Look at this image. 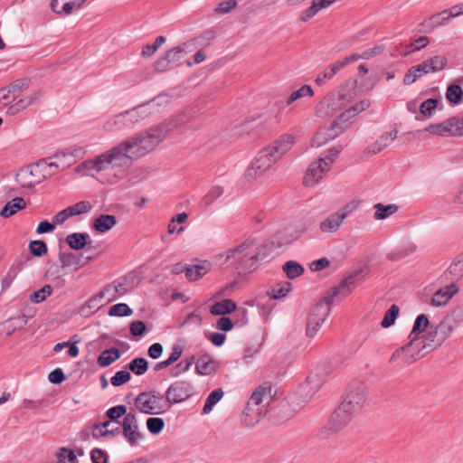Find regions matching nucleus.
I'll use <instances>...</instances> for the list:
<instances>
[{
	"label": "nucleus",
	"instance_id": "nucleus-11",
	"mask_svg": "<svg viewBox=\"0 0 463 463\" xmlns=\"http://www.w3.org/2000/svg\"><path fill=\"white\" fill-rule=\"evenodd\" d=\"M444 343L443 339L439 335L435 326H430V330L421 336L420 340L414 348H416V354H412L411 356L405 355L404 359L406 364H411L417 359L423 357L426 354L437 349Z\"/></svg>",
	"mask_w": 463,
	"mask_h": 463
},
{
	"label": "nucleus",
	"instance_id": "nucleus-43",
	"mask_svg": "<svg viewBox=\"0 0 463 463\" xmlns=\"http://www.w3.org/2000/svg\"><path fill=\"white\" fill-rule=\"evenodd\" d=\"M29 87V80L26 79H19L14 81L12 84H10L8 88V93H11L13 97V101L16 100L23 90L28 89Z\"/></svg>",
	"mask_w": 463,
	"mask_h": 463
},
{
	"label": "nucleus",
	"instance_id": "nucleus-4",
	"mask_svg": "<svg viewBox=\"0 0 463 463\" xmlns=\"http://www.w3.org/2000/svg\"><path fill=\"white\" fill-rule=\"evenodd\" d=\"M370 100L367 99H362L355 103L354 106L345 110L332 123L330 128H320L314 139L313 145L320 146L326 144L328 140L335 139L340 136L347 128L346 121L357 114L363 112L370 107Z\"/></svg>",
	"mask_w": 463,
	"mask_h": 463
},
{
	"label": "nucleus",
	"instance_id": "nucleus-31",
	"mask_svg": "<svg viewBox=\"0 0 463 463\" xmlns=\"http://www.w3.org/2000/svg\"><path fill=\"white\" fill-rule=\"evenodd\" d=\"M26 207V202L22 197H15L8 202L1 210L0 215L4 218H9L18 211Z\"/></svg>",
	"mask_w": 463,
	"mask_h": 463
},
{
	"label": "nucleus",
	"instance_id": "nucleus-62",
	"mask_svg": "<svg viewBox=\"0 0 463 463\" xmlns=\"http://www.w3.org/2000/svg\"><path fill=\"white\" fill-rule=\"evenodd\" d=\"M447 272L453 275L454 278H460L463 275V254L449 265Z\"/></svg>",
	"mask_w": 463,
	"mask_h": 463
},
{
	"label": "nucleus",
	"instance_id": "nucleus-34",
	"mask_svg": "<svg viewBox=\"0 0 463 463\" xmlns=\"http://www.w3.org/2000/svg\"><path fill=\"white\" fill-rule=\"evenodd\" d=\"M27 320L28 317L25 315L10 317L2 324L3 330L10 335L14 331L23 328L26 325Z\"/></svg>",
	"mask_w": 463,
	"mask_h": 463
},
{
	"label": "nucleus",
	"instance_id": "nucleus-32",
	"mask_svg": "<svg viewBox=\"0 0 463 463\" xmlns=\"http://www.w3.org/2000/svg\"><path fill=\"white\" fill-rule=\"evenodd\" d=\"M398 131L383 133L370 147L369 151L376 154L381 152L383 148L387 147L397 137Z\"/></svg>",
	"mask_w": 463,
	"mask_h": 463
},
{
	"label": "nucleus",
	"instance_id": "nucleus-50",
	"mask_svg": "<svg viewBox=\"0 0 463 463\" xmlns=\"http://www.w3.org/2000/svg\"><path fill=\"white\" fill-rule=\"evenodd\" d=\"M399 307L397 305H392L391 307L384 314L383 319L381 322V326L384 328L391 326L399 315Z\"/></svg>",
	"mask_w": 463,
	"mask_h": 463
},
{
	"label": "nucleus",
	"instance_id": "nucleus-5",
	"mask_svg": "<svg viewBox=\"0 0 463 463\" xmlns=\"http://www.w3.org/2000/svg\"><path fill=\"white\" fill-rule=\"evenodd\" d=\"M361 270L354 271L353 274L343 279L338 286L331 288L326 295L317 303L313 310L320 317V319L326 320L331 312L330 306L335 298L346 297L359 282Z\"/></svg>",
	"mask_w": 463,
	"mask_h": 463
},
{
	"label": "nucleus",
	"instance_id": "nucleus-51",
	"mask_svg": "<svg viewBox=\"0 0 463 463\" xmlns=\"http://www.w3.org/2000/svg\"><path fill=\"white\" fill-rule=\"evenodd\" d=\"M165 427V421L162 418L151 417L146 420V428L153 435L159 434Z\"/></svg>",
	"mask_w": 463,
	"mask_h": 463
},
{
	"label": "nucleus",
	"instance_id": "nucleus-15",
	"mask_svg": "<svg viewBox=\"0 0 463 463\" xmlns=\"http://www.w3.org/2000/svg\"><path fill=\"white\" fill-rule=\"evenodd\" d=\"M365 399L366 394L364 388L363 386H357L345 394L338 409L346 411L347 413L354 417V415L362 410Z\"/></svg>",
	"mask_w": 463,
	"mask_h": 463
},
{
	"label": "nucleus",
	"instance_id": "nucleus-54",
	"mask_svg": "<svg viewBox=\"0 0 463 463\" xmlns=\"http://www.w3.org/2000/svg\"><path fill=\"white\" fill-rule=\"evenodd\" d=\"M132 309L125 303H119L109 308V315L111 317H127L132 315Z\"/></svg>",
	"mask_w": 463,
	"mask_h": 463
},
{
	"label": "nucleus",
	"instance_id": "nucleus-16",
	"mask_svg": "<svg viewBox=\"0 0 463 463\" xmlns=\"http://www.w3.org/2000/svg\"><path fill=\"white\" fill-rule=\"evenodd\" d=\"M82 153V148L78 147L74 148L72 152L56 153L53 156L39 160L38 163L42 169H44L45 171H55L56 174L61 166L66 167L71 165V162L64 161L67 156H77Z\"/></svg>",
	"mask_w": 463,
	"mask_h": 463
},
{
	"label": "nucleus",
	"instance_id": "nucleus-8",
	"mask_svg": "<svg viewBox=\"0 0 463 463\" xmlns=\"http://www.w3.org/2000/svg\"><path fill=\"white\" fill-rule=\"evenodd\" d=\"M134 404L144 414H161L169 410L164 395L156 391L140 392Z\"/></svg>",
	"mask_w": 463,
	"mask_h": 463
},
{
	"label": "nucleus",
	"instance_id": "nucleus-10",
	"mask_svg": "<svg viewBox=\"0 0 463 463\" xmlns=\"http://www.w3.org/2000/svg\"><path fill=\"white\" fill-rule=\"evenodd\" d=\"M358 202L352 201L340 208L337 212L326 216L318 225L319 232L323 234L336 232L342 226L344 221L358 207Z\"/></svg>",
	"mask_w": 463,
	"mask_h": 463
},
{
	"label": "nucleus",
	"instance_id": "nucleus-9",
	"mask_svg": "<svg viewBox=\"0 0 463 463\" xmlns=\"http://www.w3.org/2000/svg\"><path fill=\"white\" fill-rule=\"evenodd\" d=\"M191 46H193L192 43H184L168 50L165 56L156 61V70L163 71L182 64H186L188 67H191L193 63L187 58L188 54L192 52V50H190Z\"/></svg>",
	"mask_w": 463,
	"mask_h": 463
},
{
	"label": "nucleus",
	"instance_id": "nucleus-6",
	"mask_svg": "<svg viewBox=\"0 0 463 463\" xmlns=\"http://www.w3.org/2000/svg\"><path fill=\"white\" fill-rule=\"evenodd\" d=\"M176 126L172 121L164 122L129 139L135 143L136 150L141 157L161 143Z\"/></svg>",
	"mask_w": 463,
	"mask_h": 463
},
{
	"label": "nucleus",
	"instance_id": "nucleus-36",
	"mask_svg": "<svg viewBox=\"0 0 463 463\" xmlns=\"http://www.w3.org/2000/svg\"><path fill=\"white\" fill-rule=\"evenodd\" d=\"M323 380L318 376L317 373H311L304 384L301 386L302 392L306 393V396H312L323 384Z\"/></svg>",
	"mask_w": 463,
	"mask_h": 463
},
{
	"label": "nucleus",
	"instance_id": "nucleus-46",
	"mask_svg": "<svg viewBox=\"0 0 463 463\" xmlns=\"http://www.w3.org/2000/svg\"><path fill=\"white\" fill-rule=\"evenodd\" d=\"M207 273V269L204 265H194L185 269V277L190 281H195L203 278Z\"/></svg>",
	"mask_w": 463,
	"mask_h": 463
},
{
	"label": "nucleus",
	"instance_id": "nucleus-44",
	"mask_svg": "<svg viewBox=\"0 0 463 463\" xmlns=\"http://www.w3.org/2000/svg\"><path fill=\"white\" fill-rule=\"evenodd\" d=\"M127 367L136 375H143L148 369V363L143 357L133 359Z\"/></svg>",
	"mask_w": 463,
	"mask_h": 463
},
{
	"label": "nucleus",
	"instance_id": "nucleus-55",
	"mask_svg": "<svg viewBox=\"0 0 463 463\" xmlns=\"http://www.w3.org/2000/svg\"><path fill=\"white\" fill-rule=\"evenodd\" d=\"M86 0H71L64 2L61 8L59 9V5L55 7V10H52V12L61 14V13H65L66 14H71L74 7H80Z\"/></svg>",
	"mask_w": 463,
	"mask_h": 463
},
{
	"label": "nucleus",
	"instance_id": "nucleus-29",
	"mask_svg": "<svg viewBox=\"0 0 463 463\" xmlns=\"http://www.w3.org/2000/svg\"><path fill=\"white\" fill-rule=\"evenodd\" d=\"M236 308V303L232 299L226 298L216 302L213 306H212L210 312L213 316H224L235 311Z\"/></svg>",
	"mask_w": 463,
	"mask_h": 463
},
{
	"label": "nucleus",
	"instance_id": "nucleus-61",
	"mask_svg": "<svg viewBox=\"0 0 463 463\" xmlns=\"http://www.w3.org/2000/svg\"><path fill=\"white\" fill-rule=\"evenodd\" d=\"M131 379V374L129 372L122 370L118 371L115 373L114 376L111 377L110 383L113 386H120L126 383H128Z\"/></svg>",
	"mask_w": 463,
	"mask_h": 463
},
{
	"label": "nucleus",
	"instance_id": "nucleus-40",
	"mask_svg": "<svg viewBox=\"0 0 463 463\" xmlns=\"http://www.w3.org/2000/svg\"><path fill=\"white\" fill-rule=\"evenodd\" d=\"M223 391L221 388L213 391L205 401V404L203 408V413L208 414L212 411L213 408L217 404L223 397Z\"/></svg>",
	"mask_w": 463,
	"mask_h": 463
},
{
	"label": "nucleus",
	"instance_id": "nucleus-64",
	"mask_svg": "<svg viewBox=\"0 0 463 463\" xmlns=\"http://www.w3.org/2000/svg\"><path fill=\"white\" fill-rule=\"evenodd\" d=\"M17 274L18 269L12 266L7 271L6 275L1 280L2 290H6L10 288Z\"/></svg>",
	"mask_w": 463,
	"mask_h": 463
},
{
	"label": "nucleus",
	"instance_id": "nucleus-37",
	"mask_svg": "<svg viewBox=\"0 0 463 463\" xmlns=\"http://www.w3.org/2000/svg\"><path fill=\"white\" fill-rule=\"evenodd\" d=\"M373 209H374L373 218L375 220L380 221V220H384V219L390 217L391 215L394 214L395 213H397L399 208L394 203L384 205L381 203H378L373 205Z\"/></svg>",
	"mask_w": 463,
	"mask_h": 463
},
{
	"label": "nucleus",
	"instance_id": "nucleus-19",
	"mask_svg": "<svg viewBox=\"0 0 463 463\" xmlns=\"http://www.w3.org/2000/svg\"><path fill=\"white\" fill-rule=\"evenodd\" d=\"M329 170L327 165L324 163L321 158L312 162L304 177L305 185L312 186L316 184Z\"/></svg>",
	"mask_w": 463,
	"mask_h": 463
},
{
	"label": "nucleus",
	"instance_id": "nucleus-21",
	"mask_svg": "<svg viewBox=\"0 0 463 463\" xmlns=\"http://www.w3.org/2000/svg\"><path fill=\"white\" fill-rule=\"evenodd\" d=\"M453 117L448 118L447 120L437 123V124H430L424 129L417 130L416 133L420 132H429L432 135L440 136V137H458L457 136V128H455Z\"/></svg>",
	"mask_w": 463,
	"mask_h": 463
},
{
	"label": "nucleus",
	"instance_id": "nucleus-39",
	"mask_svg": "<svg viewBox=\"0 0 463 463\" xmlns=\"http://www.w3.org/2000/svg\"><path fill=\"white\" fill-rule=\"evenodd\" d=\"M446 98L451 104L458 105L463 101V90L458 84H450L447 88Z\"/></svg>",
	"mask_w": 463,
	"mask_h": 463
},
{
	"label": "nucleus",
	"instance_id": "nucleus-30",
	"mask_svg": "<svg viewBox=\"0 0 463 463\" xmlns=\"http://www.w3.org/2000/svg\"><path fill=\"white\" fill-rule=\"evenodd\" d=\"M133 128L128 121L126 113H120L114 117L113 118L108 120L104 124V129L107 131H115L123 128Z\"/></svg>",
	"mask_w": 463,
	"mask_h": 463
},
{
	"label": "nucleus",
	"instance_id": "nucleus-24",
	"mask_svg": "<svg viewBox=\"0 0 463 463\" xmlns=\"http://www.w3.org/2000/svg\"><path fill=\"white\" fill-rule=\"evenodd\" d=\"M430 326V320L425 314L419 315L413 324L412 330L409 335L410 345H413V348L418 344V341L420 340L422 333L426 331V329Z\"/></svg>",
	"mask_w": 463,
	"mask_h": 463
},
{
	"label": "nucleus",
	"instance_id": "nucleus-52",
	"mask_svg": "<svg viewBox=\"0 0 463 463\" xmlns=\"http://www.w3.org/2000/svg\"><path fill=\"white\" fill-rule=\"evenodd\" d=\"M223 194V189L221 186H213L210 189V191L203 197L202 204L204 206H209L212 204L216 199H218Z\"/></svg>",
	"mask_w": 463,
	"mask_h": 463
},
{
	"label": "nucleus",
	"instance_id": "nucleus-41",
	"mask_svg": "<svg viewBox=\"0 0 463 463\" xmlns=\"http://www.w3.org/2000/svg\"><path fill=\"white\" fill-rule=\"evenodd\" d=\"M324 322L325 320L320 319V317L316 314V311L312 310L307 326V335L308 337H314Z\"/></svg>",
	"mask_w": 463,
	"mask_h": 463
},
{
	"label": "nucleus",
	"instance_id": "nucleus-26",
	"mask_svg": "<svg viewBox=\"0 0 463 463\" xmlns=\"http://www.w3.org/2000/svg\"><path fill=\"white\" fill-rule=\"evenodd\" d=\"M116 224V216L111 214H101L93 221L92 227L98 232L105 233L111 230Z\"/></svg>",
	"mask_w": 463,
	"mask_h": 463
},
{
	"label": "nucleus",
	"instance_id": "nucleus-20",
	"mask_svg": "<svg viewBox=\"0 0 463 463\" xmlns=\"http://www.w3.org/2000/svg\"><path fill=\"white\" fill-rule=\"evenodd\" d=\"M458 293L456 283H450L438 289L430 298V305L436 307L446 306L454 296Z\"/></svg>",
	"mask_w": 463,
	"mask_h": 463
},
{
	"label": "nucleus",
	"instance_id": "nucleus-49",
	"mask_svg": "<svg viewBox=\"0 0 463 463\" xmlns=\"http://www.w3.org/2000/svg\"><path fill=\"white\" fill-rule=\"evenodd\" d=\"M439 104L437 99H428L419 106L420 114L426 118L432 117Z\"/></svg>",
	"mask_w": 463,
	"mask_h": 463
},
{
	"label": "nucleus",
	"instance_id": "nucleus-42",
	"mask_svg": "<svg viewBox=\"0 0 463 463\" xmlns=\"http://www.w3.org/2000/svg\"><path fill=\"white\" fill-rule=\"evenodd\" d=\"M283 271L290 279H294L304 273V268L297 261L288 260L283 265Z\"/></svg>",
	"mask_w": 463,
	"mask_h": 463
},
{
	"label": "nucleus",
	"instance_id": "nucleus-47",
	"mask_svg": "<svg viewBox=\"0 0 463 463\" xmlns=\"http://www.w3.org/2000/svg\"><path fill=\"white\" fill-rule=\"evenodd\" d=\"M314 91L309 85H303L300 89L294 90L288 98L287 105H291L293 102L303 97H312Z\"/></svg>",
	"mask_w": 463,
	"mask_h": 463
},
{
	"label": "nucleus",
	"instance_id": "nucleus-25",
	"mask_svg": "<svg viewBox=\"0 0 463 463\" xmlns=\"http://www.w3.org/2000/svg\"><path fill=\"white\" fill-rule=\"evenodd\" d=\"M337 103L336 98L328 97L324 99L317 106V115L322 118L333 116L339 109Z\"/></svg>",
	"mask_w": 463,
	"mask_h": 463
},
{
	"label": "nucleus",
	"instance_id": "nucleus-2",
	"mask_svg": "<svg viewBox=\"0 0 463 463\" xmlns=\"http://www.w3.org/2000/svg\"><path fill=\"white\" fill-rule=\"evenodd\" d=\"M268 246L257 245L254 240L248 239L240 245L215 255L213 261L222 268L231 267L239 274L247 273L256 269L260 261L268 257Z\"/></svg>",
	"mask_w": 463,
	"mask_h": 463
},
{
	"label": "nucleus",
	"instance_id": "nucleus-14",
	"mask_svg": "<svg viewBox=\"0 0 463 463\" xmlns=\"http://www.w3.org/2000/svg\"><path fill=\"white\" fill-rule=\"evenodd\" d=\"M193 394V385L186 381H176L173 383L165 392V402L168 408L173 404L183 402L188 400Z\"/></svg>",
	"mask_w": 463,
	"mask_h": 463
},
{
	"label": "nucleus",
	"instance_id": "nucleus-18",
	"mask_svg": "<svg viewBox=\"0 0 463 463\" xmlns=\"http://www.w3.org/2000/svg\"><path fill=\"white\" fill-rule=\"evenodd\" d=\"M122 433L131 445H136L138 439L144 438L142 432L139 431V426L136 414L128 412L122 421Z\"/></svg>",
	"mask_w": 463,
	"mask_h": 463
},
{
	"label": "nucleus",
	"instance_id": "nucleus-38",
	"mask_svg": "<svg viewBox=\"0 0 463 463\" xmlns=\"http://www.w3.org/2000/svg\"><path fill=\"white\" fill-rule=\"evenodd\" d=\"M130 122L131 126L134 127L136 123L145 119L150 114L146 105L137 106L130 110L125 112Z\"/></svg>",
	"mask_w": 463,
	"mask_h": 463
},
{
	"label": "nucleus",
	"instance_id": "nucleus-35",
	"mask_svg": "<svg viewBox=\"0 0 463 463\" xmlns=\"http://www.w3.org/2000/svg\"><path fill=\"white\" fill-rule=\"evenodd\" d=\"M90 235L86 232H73L66 237V242L71 249L82 250L87 245Z\"/></svg>",
	"mask_w": 463,
	"mask_h": 463
},
{
	"label": "nucleus",
	"instance_id": "nucleus-3",
	"mask_svg": "<svg viewBox=\"0 0 463 463\" xmlns=\"http://www.w3.org/2000/svg\"><path fill=\"white\" fill-rule=\"evenodd\" d=\"M295 143V136L284 134L270 145L259 151L250 165L245 171V177L252 180L271 168Z\"/></svg>",
	"mask_w": 463,
	"mask_h": 463
},
{
	"label": "nucleus",
	"instance_id": "nucleus-22",
	"mask_svg": "<svg viewBox=\"0 0 463 463\" xmlns=\"http://www.w3.org/2000/svg\"><path fill=\"white\" fill-rule=\"evenodd\" d=\"M220 367V363L209 354L201 355L195 363V370L198 374L210 375Z\"/></svg>",
	"mask_w": 463,
	"mask_h": 463
},
{
	"label": "nucleus",
	"instance_id": "nucleus-63",
	"mask_svg": "<svg viewBox=\"0 0 463 463\" xmlns=\"http://www.w3.org/2000/svg\"><path fill=\"white\" fill-rule=\"evenodd\" d=\"M418 65L411 67L405 73L403 78V84L404 85H411L414 83L419 78H420L425 73H422L420 71H414L416 70Z\"/></svg>",
	"mask_w": 463,
	"mask_h": 463
},
{
	"label": "nucleus",
	"instance_id": "nucleus-45",
	"mask_svg": "<svg viewBox=\"0 0 463 463\" xmlns=\"http://www.w3.org/2000/svg\"><path fill=\"white\" fill-rule=\"evenodd\" d=\"M291 283L284 282L275 285L269 291V296L273 299H279L287 296V294L290 291Z\"/></svg>",
	"mask_w": 463,
	"mask_h": 463
},
{
	"label": "nucleus",
	"instance_id": "nucleus-60",
	"mask_svg": "<svg viewBox=\"0 0 463 463\" xmlns=\"http://www.w3.org/2000/svg\"><path fill=\"white\" fill-rule=\"evenodd\" d=\"M165 42V36L156 37L153 44H147L143 47L142 55L144 57L152 56Z\"/></svg>",
	"mask_w": 463,
	"mask_h": 463
},
{
	"label": "nucleus",
	"instance_id": "nucleus-28",
	"mask_svg": "<svg viewBox=\"0 0 463 463\" xmlns=\"http://www.w3.org/2000/svg\"><path fill=\"white\" fill-rule=\"evenodd\" d=\"M59 260L61 261L62 269L75 266L76 270L80 269L87 262H82L81 255H78L74 252H60Z\"/></svg>",
	"mask_w": 463,
	"mask_h": 463
},
{
	"label": "nucleus",
	"instance_id": "nucleus-1",
	"mask_svg": "<svg viewBox=\"0 0 463 463\" xmlns=\"http://www.w3.org/2000/svg\"><path fill=\"white\" fill-rule=\"evenodd\" d=\"M134 145V142L128 139L95 156L93 159L84 161L82 166L88 171H95L97 173L110 170L112 176L108 178L106 183L115 184L126 176L132 161L140 157Z\"/></svg>",
	"mask_w": 463,
	"mask_h": 463
},
{
	"label": "nucleus",
	"instance_id": "nucleus-17",
	"mask_svg": "<svg viewBox=\"0 0 463 463\" xmlns=\"http://www.w3.org/2000/svg\"><path fill=\"white\" fill-rule=\"evenodd\" d=\"M459 321H463V306L457 308L450 316L444 317L435 326L438 335L441 336L444 342L450 336Z\"/></svg>",
	"mask_w": 463,
	"mask_h": 463
},
{
	"label": "nucleus",
	"instance_id": "nucleus-12",
	"mask_svg": "<svg viewBox=\"0 0 463 463\" xmlns=\"http://www.w3.org/2000/svg\"><path fill=\"white\" fill-rule=\"evenodd\" d=\"M55 175V171L42 169L37 162L34 165L21 168L15 176L16 182L24 188H32L43 180Z\"/></svg>",
	"mask_w": 463,
	"mask_h": 463
},
{
	"label": "nucleus",
	"instance_id": "nucleus-13",
	"mask_svg": "<svg viewBox=\"0 0 463 463\" xmlns=\"http://www.w3.org/2000/svg\"><path fill=\"white\" fill-rule=\"evenodd\" d=\"M352 418L353 416L347 413L346 411L337 408L332 413L326 424L319 430L318 436L324 439L330 438L344 429Z\"/></svg>",
	"mask_w": 463,
	"mask_h": 463
},
{
	"label": "nucleus",
	"instance_id": "nucleus-56",
	"mask_svg": "<svg viewBox=\"0 0 463 463\" xmlns=\"http://www.w3.org/2000/svg\"><path fill=\"white\" fill-rule=\"evenodd\" d=\"M98 298H100L102 301L112 302L118 298L115 288L112 283L107 285L102 290L98 293Z\"/></svg>",
	"mask_w": 463,
	"mask_h": 463
},
{
	"label": "nucleus",
	"instance_id": "nucleus-27",
	"mask_svg": "<svg viewBox=\"0 0 463 463\" xmlns=\"http://www.w3.org/2000/svg\"><path fill=\"white\" fill-rule=\"evenodd\" d=\"M118 298L126 295L135 287V276L128 274L112 282Z\"/></svg>",
	"mask_w": 463,
	"mask_h": 463
},
{
	"label": "nucleus",
	"instance_id": "nucleus-48",
	"mask_svg": "<svg viewBox=\"0 0 463 463\" xmlns=\"http://www.w3.org/2000/svg\"><path fill=\"white\" fill-rule=\"evenodd\" d=\"M57 463H79L76 458V454L74 450L69 449L65 447L60 448L56 452Z\"/></svg>",
	"mask_w": 463,
	"mask_h": 463
},
{
	"label": "nucleus",
	"instance_id": "nucleus-53",
	"mask_svg": "<svg viewBox=\"0 0 463 463\" xmlns=\"http://www.w3.org/2000/svg\"><path fill=\"white\" fill-rule=\"evenodd\" d=\"M52 292V288L50 285H44L42 288L34 291L30 296V300L34 303H41L46 299Z\"/></svg>",
	"mask_w": 463,
	"mask_h": 463
},
{
	"label": "nucleus",
	"instance_id": "nucleus-7",
	"mask_svg": "<svg viewBox=\"0 0 463 463\" xmlns=\"http://www.w3.org/2000/svg\"><path fill=\"white\" fill-rule=\"evenodd\" d=\"M272 400L271 387L260 385L251 394L244 411L246 418L250 417L249 425H254L266 414V407Z\"/></svg>",
	"mask_w": 463,
	"mask_h": 463
},
{
	"label": "nucleus",
	"instance_id": "nucleus-33",
	"mask_svg": "<svg viewBox=\"0 0 463 463\" xmlns=\"http://www.w3.org/2000/svg\"><path fill=\"white\" fill-rule=\"evenodd\" d=\"M121 352L118 348L111 347L101 352L99 355L97 363L100 367H108L112 363L119 359Z\"/></svg>",
	"mask_w": 463,
	"mask_h": 463
},
{
	"label": "nucleus",
	"instance_id": "nucleus-58",
	"mask_svg": "<svg viewBox=\"0 0 463 463\" xmlns=\"http://www.w3.org/2000/svg\"><path fill=\"white\" fill-rule=\"evenodd\" d=\"M31 254L35 257H43L47 253V245L43 241H32L29 244Z\"/></svg>",
	"mask_w": 463,
	"mask_h": 463
},
{
	"label": "nucleus",
	"instance_id": "nucleus-59",
	"mask_svg": "<svg viewBox=\"0 0 463 463\" xmlns=\"http://www.w3.org/2000/svg\"><path fill=\"white\" fill-rule=\"evenodd\" d=\"M127 413V407L125 405H117L114 407L109 408L107 412L106 416L111 420L118 422V420L122 417L126 416Z\"/></svg>",
	"mask_w": 463,
	"mask_h": 463
},
{
	"label": "nucleus",
	"instance_id": "nucleus-57",
	"mask_svg": "<svg viewBox=\"0 0 463 463\" xmlns=\"http://www.w3.org/2000/svg\"><path fill=\"white\" fill-rule=\"evenodd\" d=\"M321 9H323L322 2L318 4L317 0H313L312 5L306 9L300 15L302 22H307L314 17Z\"/></svg>",
	"mask_w": 463,
	"mask_h": 463
},
{
	"label": "nucleus",
	"instance_id": "nucleus-23",
	"mask_svg": "<svg viewBox=\"0 0 463 463\" xmlns=\"http://www.w3.org/2000/svg\"><path fill=\"white\" fill-rule=\"evenodd\" d=\"M448 60L443 55H436L418 64L415 71L422 73H434L441 71L447 65Z\"/></svg>",
	"mask_w": 463,
	"mask_h": 463
}]
</instances>
